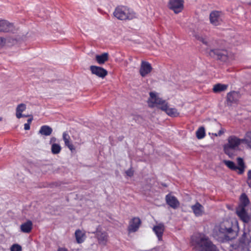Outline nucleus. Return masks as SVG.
<instances>
[{"label": "nucleus", "mask_w": 251, "mask_h": 251, "mask_svg": "<svg viewBox=\"0 0 251 251\" xmlns=\"http://www.w3.org/2000/svg\"><path fill=\"white\" fill-rule=\"evenodd\" d=\"M214 235L217 240L224 242L234 239L237 233L232 229L231 224L229 221H226L215 226Z\"/></svg>", "instance_id": "nucleus-1"}, {"label": "nucleus", "mask_w": 251, "mask_h": 251, "mask_svg": "<svg viewBox=\"0 0 251 251\" xmlns=\"http://www.w3.org/2000/svg\"><path fill=\"white\" fill-rule=\"evenodd\" d=\"M191 239L192 245L199 251H218L216 247L203 235L195 234Z\"/></svg>", "instance_id": "nucleus-2"}, {"label": "nucleus", "mask_w": 251, "mask_h": 251, "mask_svg": "<svg viewBox=\"0 0 251 251\" xmlns=\"http://www.w3.org/2000/svg\"><path fill=\"white\" fill-rule=\"evenodd\" d=\"M113 14L115 17L121 20H131L135 17V13L125 6L116 7Z\"/></svg>", "instance_id": "nucleus-3"}, {"label": "nucleus", "mask_w": 251, "mask_h": 251, "mask_svg": "<svg viewBox=\"0 0 251 251\" xmlns=\"http://www.w3.org/2000/svg\"><path fill=\"white\" fill-rule=\"evenodd\" d=\"M238 166L231 161L230 160H224V163L230 170L235 171L238 172L239 174H242L245 168V165L243 159L241 157H238L237 159Z\"/></svg>", "instance_id": "nucleus-4"}, {"label": "nucleus", "mask_w": 251, "mask_h": 251, "mask_svg": "<svg viewBox=\"0 0 251 251\" xmlns=\"http://www.w3.org/2000/svg\"><path fill=\"white\" fill-rule=\"evenodd\" d=\"M165 100L158 97L156 94L154 92H151L150 93V98L148 100V104L149 107L152 108L157 106L160 109V106H162L166 103Z\"/></svg>", "instance_id": "nucleus-5"}, {"label": "nucleus", "mask_w": 251, "mask_h": 251, "mask_svg": "<svg viewBox=\"0 0 251 251\" xmlns=\"http://www.w3.org/2000/svg\"><path fill=\"white\" fill-rule=\"evenodd\" d=\"M242 142V139H240L235 136H230L228 138V143L224 146V151L226 154H229L230 149H235L238 147Z\"/></svg>", "instance_id": "nucleus-6"}, {"label": "nucleus", "mask_w": 251, "mask_h": 251, "mask_svg": "<svg viewBox=\"0 0 251 251\" xmlns=\"http://www.w3.org/2000/svg\"><path fill=\"white\" fill-rule=\"evenodd\" d=\"M209 54L211 57L221 60L222 61H226L228 59V52L225 50H211Z\"/></svg>", "instance_id": "nucleus-7"}, {"label": "nucleus", "mask_w": 251, "mask_h": 251, "mask_svg": "<svg viewBox=\"0 0 251 251\" xmlns=\"http://www.w3.org/2000/svg\"><path fill=\"white\" fill-rule=\"evenodd\" d=\"M223 13L220 11L214 10L212 11L209 15L210 23L214 26L221 25L223 22Z\"/></svg>", "instance_id": "nucleus-8"}, {"label": "nucleus", "mask_w": 251, "mask_h": 251, "mask_svg": "<svg viewBox=\"0 0 251 251\" xmlns=\"http://www.w3.org/2000/svg\"><path fill=\"white\" fill-rule=\"evenodd\" d=\"M94 233L95 234L99 244L102 246L106 245L108 239V235L106 231L100 229L99 226Z\"/></svg>", "instance_id": "nucleus-9"}, {"label": "nucleus", "mask_w": 251, "mask_h": 251, "mask_svg": "<svg viewBox=\"0 0 251 251\" xmlns=\"http://www.w3.org/2000/svg\"><path fill=\"white\" fill-rule=\"evenodd\" d=\"M183 0H169V8L177 14L183 10Z\"/></svg>", "instance_id": "nucleus-10"}, {"label": "nucleus", "mask_w": 251, "mask_h": 251, "mask_svg": "<svg viewBox=\"0 0 251 251\" xmlns=\"http://www.w3.org/2000/svg\"><path fill=\"white\" fill-rule=\"evenodd\" d=\"M240 244L243 248L250 250L251 248V235L250 232L243 233L240 239Z\"/></svg>", "instance_id": "nucleus-11"}, {"label": "nucleus", "mask_w": 251, "mask_h": 251, "mask_svg": "<svg viewBox=\"0 0 251 251\" xmlns=\"http://www.w3.org/2000/svg\"><path fill=\"white\" fill-rule=\"evenodd\" d=\"M151 64L147 61H142L141 64L139 73L142 77H145L152 71Z\"/></svg>", "instance_id": "nucleus-12"}, {"label": "nucleus", "mask_w": 251, "mask_h": 251, "mask_svg": "<svg viewBox=\"0 0 251 251\" xmlns=\"http://www.w3.org/2000/svg\"><path fill=\"white\" fill-rule=\"evenodd\" d=\"M15 31V28L13 24L6 20L0 21V32H8Z\"/></svg>", "instance_id": "nucleus-13"}, {"label": "nucleus", "mask_w": 251, "mask_h": 251, "mask_svg": "<svg viewBox=\"0 0 251 251\" xmlns=\"http://www.w3.org/2000/svg\"><path fill=\"white\" fill-rule=\"evenodd\" d=\"M141 224V220L138 217H134L129 222L128 226L129 232H134L138 230Z\"/></svg>", "instance_id": "nucleus-14"}, {"label": "nucleus", "mask_w": 251, "mask_h": 251, "mask_svg": "<svg viewBox=\"0 0 251 251\" xmlns=\"http://www.w3.org/2000/svg\"><path fill=\"white\" fill-rule=\"evenodd\" d=\"M236 214L240 219L245 223H248L250 220V216L247 212L246 208L242 206H238L236 208Z\"/></svg>", "instance_id": "nucleus-15"}, {"label": "nucleus", "mask_w": 251, "mask_h": 251, "mask_svg": "<svg viewBox=\"0 0 251 251\" xmlns=\"http://www.w3.org/2000/svg\"><path fill=\"white\" fill-rule=\"evenodd\" d=\"M90 69L93 74L100 77L103 78L107 75V71L100 67L91 66Z\"/></svg>", "instance_id": "nucleus-16"}, {"label": "nucleus", "mask_w": 251, "mask_h": 251, "mask_svg": "<svg viewBox=\"0 0 251 251\" xmlns=\"http://www.w3.org/2000/svg\"><path fill=\"white\" fill-rule=\"evenodd\" d=\"M165 200L166 203L173 209H176L179 207L180 203L177 198L170 194L166 196Z\"/></svg>", "instance_id": "nucleus-17"}, {"label": "nucleus", "mask_w": 251, "mask_h": 251, "mask_svg": "<svg viewBox=\"0 0 251 251\" xmlns=\"http://www.w3.org/2000/svg\"><path fill=\"white\" fill-rule=\"evenodd\" d=\"M160 109L165 111L167 115L171 117H177L179 115L177 110L174 108H169L168 103L166 102L163 106H160Z\"/></svg>", "instance_id": "nucleus-18"}, {"label": "nucleus", "mask_w": 251, "mask_h": 251, "mask_svg": "<svg viewBox=\"0 0 251 251\" xmlns=\"http://www.w3.org/2000/svg\"><path fill=\"white\" fill-rule=\"evenodd\" d=\"M191 209L196 217L201 216L204 213L203 206L198 202L192 205Z\"/></svg>", "instance_id": "nucleus-19"}, {"label": "nucleus", "mask_w": 251, "mask_h": 251, "mask_svg": "<svg viewBox=\"0 0 251 251\" xmlns=\"http://www.w3.org/2000/svg\"><path fill=\"white\" fill-rule=\"evenodd\" d=\"M240 98V93L238 92L232 91L228 93L226 96V100L230 104L236 102Z\"/></svg>", "instance_id": "nucleus-20"}, {"label": "nucleus", "mask_w": 251, "mask_h": 251, "mask_svg": "<svg viewBox=\"0 0 251 251\" xmlns=\"http://www.w3.org/2000/svg\"><path fill=\"white\" fill-rule=\"evenodd\" d=\"M165 227L163 224H159L153 228V230L155 233L159 240H162V235L164 231Z\"/></svg>", "instance_id": "nucleus-21"}, {"label": "nucleus", "mask_w": 251, "mask_h": 251, "mask_svg": "<svg viewBox=\"0 0 251 251\" xmlns=\"http://www.w3.org/2000/svg\"><path fill=\"white\" fill-rule=\"evenodd\" d=\"M32 226V222L30 220H27L26 222L21 225V231L23 233H28L31 231Z\"/></svg>", "instance_id": "nucleus-22"}, {"label": "nucleus", "mask_w": 251, "mask_h": 251, "mask_svg": "<svg viewBox=\"0 0 251 251\" xmlns=\"http://www.w3.org/2000/svg\"><path fill=\"white\" fill-rule=\"evenodd\" d=\"M75 235L76 241L78 244L83 243L86 238L85 233L79 229L75 230Z\"/></svg>", "instance_id": "nucleus-23"}, {"label": "nucleus", "mask_w": 251, "mask_h": 251, "mask_svg": "<svg viewBox=\"0 0 251 251\" xmlns=\"http://www.w3.org/2000/svg\"><path fill=\"white\" fill-rule=\"evenodd\" d=\"M26 105L24 103H21L18 104L16 109V116L18 119H20L22 117H26L28 115H23L22 112L26 109Z\"/></svg>", "instance_id": "nucleus-24"}, {"label": "nucleus", "mask_w": 251, "mask_h": 251, "mask_svg": "<svg viewBox=\"0 0 251 251\" xmlns=\"http://www.w3.org/2000/svg\"><path fill=\"white\" fill-rule=\"evenodd\" d=\"M52 132V128L49 126L46 125L42 126L39 131L40 134L45 136H50Z\"/></svg>", "instance_id": "nucleus-25"}, {"label": "nucleus", "mask_w": 251, "mask_h": 251, "mask_svg": "<svg viewBox=\"0 0 251 251\" xmlns=\"http://www.w3.org/2000/svg\"><path fill=\"white\" fill-rule=\"evenodd\" d=\"M108 59V53H103L101 55H97L96 60L99 64H104Z\"/></svg>", "instance_id": "nucleus-26"}, {"label": "nucleus", "mask_w": 251, "mask_h": 251, "mask_svg": "<svg viewBox=\"0 0 251 251\" xmlns=\"http://www.w3.org/2000/svg\"><path fill=\"white\" fill-rule=\"evenodd\" d=\"M228 87V85L218 83L214 85L213 91L214 93H219L226 91Z\"/></svg>", "instance_id": "nucleus-27"}, {"label": "nucleus", "mask_w": 251, "mask_h": 251, "mask_svg": "<svg viewBox=\"0 0 251 251\" xmlns=\"http://www.w3.org/2000/svg\"><path fill=\"white\" fill-rule=\"evenodd\" d=\"M250 201L247 196L245 194H242L240 196V203L238 206H242L246 208L249 204Z\"/></svg>", "instance_id": "nucleus-28"}, {"label": "nucleus", "mask_w": 251, "mask_h": 251, "mask_svg": "<svg viewBox=\"0 0 251 251\" xmlns=\"http://www.w3.org/2000/svg\"><path fill=\"white\" fill-rule=\"evenodd\" d=\"M242 142L251 149V130L246 133L244 138L242 139Z\"/></svg>", "instance_id": "nucleus-29"}, {"label": "nucleus", "mask_w": 251, "mask_h": 251, "mask_svg": "<svg viewBox=\"0 0 251 251\" xmlns=\"http://www.w3.org/2000/svg\"><path fill=\"white\" fill-rule=\"evenodd\" d=\"M61 150V146L58 144L53 143L51 145V152L54 154L59 153Z\"/></svg>", "instance_id": "nucleus-30"}, {"label": "nucleus", "mask_w": 251, "mask_h": 251, "mask_svg": "<svg viewBox=\"0 0 251 251\" xmlns=\"http://www.w3.org/2000/svg\"><path fill=\"white\" fill-rule=\"evenodd\" d=\"M205 135V129L203 127H200L196 131V136L197 138L199 139H201L204 138Z\"/></svg>", "instance_id": "nucleus-31"}, {"label": "nucleus", "mask_w": 251, "mask_h": 251, "mask_svg": "<svg viewBox=\"0 0 251 251\" xmlns=\"http://www.w3.org/2000/svg\"><path fill=\"white\" fill-rule=\"evenodd\" d=\"M65 145L71 151H75V149L70 140L64 142Z\"/></svg>", "instance_id": "nucleus-32"}, {"label": "nucleus", "mask_w": 251, "mask_h": 251, "mask_svg": "<svg viewBox=\"0 0 251 251\" xmlns=\"http://www.w3.org/2000/svg\"><path fill=\"white\" fill-rule=\"evenodd\" d=\"M11 251H22V247L18 244L13 245L11 248Z\"/></svg>", "instance_id": "nucleus-33"}, {"label": "nucleus", "mask_w": 251, "mask_h": 251, "mask_svg": "<svg viewBox=\"0 0 251 251\" xmlns=\"http://www.w3.org/2000/svg\"><path fill=\"white\" fill-rule=\"evenodd\" d=\"M6 39L0 36V49H2L5 45L6 43Z\"/></svg>", "instance_id": "nucleus-34"}, {"label": "nucleus", "mask_w": 251, "mask_h": 251, "mask_svg": "<svg viewBox=\"0 0 251 251\" xmlns=\"http://www.w3.org/2000/svg\"><path fill=\"white\" fill-rule=\"evenodd\" d=\"M247 183L251 188V170L249 171L248 172Z\"/></svg>", "instance_id": "nucleus-35"}, {"label": "nucleus", "mask_w": 251, "mask_h": 251, "mask_svg": "<svg viewBox=\"0 0 251 251\" xmlns=\"http://www.w3.org/2000/svg\"><path fill=\"white\" fill-rule=\"evenodd\" d=\"M63 139L65 142L70 140V135L67 133V132H64L63 133Z\"/></svg>", "instance_id": "nucleus-36"}, {"label": "nucleus", "mask_w": 251, "mask_h": 251, "mask_svg": "<svg viewBox=\"0 0 251 251\" xmlns=\"http://www.w3.org/2000/svg\"><path fill=\"white\" fill-rule=\"evenodd\" d=\"M126 174L128 176H132L134 174V171L132 170L131 168H130L126 172Z\"/></svg>", "instance_id": "nucleus-37"}, {"label": "nucleus", "mask_w": 251, "mask_h": 251, "mask_svg": "<svg viewBox=\"0 0 251 251\" xmlns=\"http://www.w3.org/2000/svg\"><path fill=\"white\" fill-rule=\"evenodd\" d=\"M225 132V129L221 128L218 133L213 134L215 136H221Z\"/></svg>", "instance_id": "nucleus-38"}, {"label": "nucleus", "mask_w": 251, "mask_h": 251, "mask_svg": "<svg viewBox=\"0 0 251 251\" xmlns=\"http://www.w3.org/2000/svg\"><path fill=\"white\" fill-rule=\"evenodd\" d=\"M198 39L201 41V42H202L205 45H207V41L205 38H204L202 37H200Z\"/></svg>", "instance_id": "nucleus-39"}, {"label": "nucleus", "mask_w": 251, "mask_h": 251, "mask_svg": "<svg viewBox=\"0 0 251 251\" xmlns=\"http://www.w3.org/2000/svg\"><path fill=\"white\" fill-rule=\"evenodd\" d=\"M24 129L26 130L30 129V124L26 123L24 125Z\"/></svg>", "instance_id": "nucleus-40"}, {"label": "nucleus", "mask_w": 251, "mask_h": 251, "mask_svg": "<svg viewBox=\"0 0 251 251\" xmlns=\"http://www.w3.org/2000/svg\"><path fill=\"white\" fill-rule=\"evenodd\" d=\"M56 141V138L54 137H52L50 139V144H53Z\"/></svg>", "instance_id": "nucleus-41"}, {"label": "nucleus", "mask_w": 251, "mask_h": 251, "mask_svg": "<svg viewBox=\"0 0 251 251\" xmlns=\"http://www.w3.org/2000/svg\"><path fill=\"white\" fill-rule=\"evenodd\" d=\"M57 251H68L65 248H59Z\"/></svg>", "instance_id": "nucleus-42"}, {"label": "nucleus", "mask_w": 251, "mask_h": 251, "mask_svg": "<svg viewBox=\"0 0 251 251\" xmlns=\"http://www.w3.org/2000/svg\"><path fill=\"white\" fill-rule=\"evenodd\" d=\"M32 120H33V118H30V119H28V120H27V124H30H30H31V122H32Z\"/></svg>", "instance_id": "nucleus-43"}, {"label": "nucleus", "mask_w": 251, "mask_h": 251, "mask_svg": "<svg viewBox=\"0 0 251 251\" xmlns=\"http://www.w3.org/2000/svg\"><path fill=\"white\" fill-rule=\"evenodd\" d=\"M2 120V118L0 117V121Z\"/></svg>", "instance_id": "nucleus-44"}]
</instances>
